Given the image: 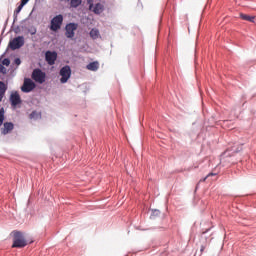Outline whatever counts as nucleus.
Wrapping results in <instances>:
<instances>
[{"instance_id": "1", "label": "nucleus", "mask_w": 256, "mask_h": 256, "mask_svg": "<svg viewBox=\"0 0 256 256\" xmlns=\"http://www.w3.org/2000/svg\"><path fill=\"white\" fill-rule=\"evenodd\" d=\"M13 244L12 248L23 249V247H27V239L22 234L21 231H13Z\"/></svg>"}, {"instance_id": "2", "label": "nucleus", "mask_w": 256, "mask_h": 256, "mask_svg": "<svg viewBox=\"0 0 256 256\" xmlns=\"http://www.w3.org/2000/svg\"><path fill=\"white\" fill-rule=\"evenodd\" d=\"M32 79L36 83L43 85V83H45V79H47V74H45L41 69L36 68L32 72Z\"/></svg>"}, {"instance_id": "3", "label": "nucleus", "mask_w": 256, "mask_h": 256, "mask_svg": "<svg viewBox=\"0 0 256 256\" xmlns=\"http://www.w3.org/2000/svg\"><path fill=\"white\" fill-rule=\"evenodd\" d=\"M61 25H63V15L55 16L50 22V30L51 31H59L61 29Z\"/></svg>"}, {"instance_id": "4", "label": "nucleus", "mask_w": 256, "mask_h": 256, "mask_svg": "<svg viewBox=\"0 0 256 256\" xmlns=\"http://www.w3.org/2000/svg\"><path fill=\"white\" fill-rule=\"evenodd\" d=\"M23 45H25V38L23 36H18L16 38H14L12 41H10V43H9V47H10V49H12V51L21 49V47H23Z\"/></svg>"}, {"instance_id": "5", "label": "nucleus", "mask_w": 256, "mask_h": 256, "mask_svg": "<svg viewBox=\"0 0 256 256\" xmlns=\"http://www.w3.org/2000/svg\"><path fill=\"white\" fill-rule=\"evenodd\" d=\"M79 27L77 23H69L65 26V37L73 39L75 37V30Z\"/></svg>"}, {"instance_id": "6", "label": "nucleus", "mask_w": 256, "mask_h": 256, "mask_svg": "<svg viewBox=\"0 0 256 256\" xmlns=\"http://www.w3.org/2000/svg\"><path fill=\"white\" fill-rule=\"evenodd\" d=\"M60 82L61 83H67L69 79H71V67L64 66L60 69Z\"/></svg>"}, {"instance_id": "7", "label": "nucleus", "mask_w": 256, "mask_h": 256, "mask_svg": "<svg viewBox=\"0 0 256 256\" xmlns=\"http://www.w3.org/2000/svg\"><path fill=\"white\" fill-rule=\"evenodd\" d=\"M33 89H35V82H33V80H31V78L24 79V83L21 87V91L23 93H31V91H33Z\"/></svg>"}, {"instance_id": "8", "label": "nucleus", "mask_w": 256, "mask_h": 256, "mask_svg": "<svg viewBox=\"0 0 256 256\" xmlns=\"http://www.w3.org/2000/svg\"><path fill=\"white\" fill-rule=\"evenodd\" d=\"M10 103L14 108L17 107V105H21V103H23V101L21 100V95H19V92L15 91L11 93Z\"/></svg>"}, {"instance_id": "9", "label": "nucleus", "mask_w": 256, "mask_h": 256, "mask_svg": "<svg viewBox=\"0 0 256 256\" xmlns=\"http://www.w3.org/2000/svg\"><path fill=\"white\" fill-rule=\"evenodd\" d=\"M45 59L48 65H55V61H57V52L47 51L45 53Z\"/></svg>"}, {"instance_id": "10", "label": "nucleus", "mask_w": 256, "mask_h": 256, "mask_svg": "<svg viewBox=\"0 0 256 256\" xmlns=\"http://www.w3.org/2000/svg\"><path fill=\"white\" fill-rule=\"evenodd\" d=\"M14 129L15 124H13L12 122H5L0 131L2 135H9V133H11V131H13Z\"/></svg>"}, {"instance_id": "11", "label": "nucleus", "mask_w": 256, "mask_h": 256, "mask_svg": "<svg viewBox=\"0 0 256 256\" xmlns=\"http://www.w3.org/2000/svg\"><path fill=\"white\" fill-rule=\"evenodd\" d=\"M93 13L96 15H101L103 11H105V6L101 3H97L94 8L92 9Z\"/></svg>"}, {"instance_id": "12", "label": "nucleus", "mask_w": 256, "mask_h": 256, "mask_svg": "<svg viewBox=\"0 0 256 256\" xmlns=\"http://www.w3.org/2000/svg\"><path fill=\"white\" fill-rule=\"evenodd\" d=\"M86 69H88V71H98L99 63L97 61L91 62L86 66Z\"/></svg>"}, {"instance_id": "13", "label": "nucleus", "mask_w": 256, "mask_h": 256, "mask_svg": "<svg viewBox=\"0 0 256 256\" xmlns=\"http://www.w3.org/2000/svg\"><path fill=\"white\" fill-rule=\"evenodd\" d=\"M240 19L243 21H249L250 23H255V17L254 16H249L247 14H240Z\"/></svg>"}, {"instance_id": "14", "label": "nucleus", "mask_w": 256, "mask_h": 256, "mask_svg": "<svg viewBox=\"0 0 256 256\" xmlns=\"http://www.w3.org/2000/svg\"><path fill=\"white\" fill-rule=\"evenodd\" d=\"M101 36V34L99 33V30L97 28H93L91 31H90V37L91 39H99V37Z\"/></svg>"}, {"instance_id": "15", "label": "nucleus", "mask_w": 256, "mask_h": 256, "mask_svg": "<svg viewBox=\"0 0 256 256\" xmlns=\"http://www.w3.org/2000/svg\"><path fill=\"white\" fill-rule=\"evenodd\" d=\"M29 119H41V113L37 112V111H33L30 115H29Z\"/></svg>"}, {"instance_id": "16", "label": "nucleus", "mask_w": 256, "mask_h": 256, "mask_svg": "<svg viewBox=\"0 0 256 256\" xmlns=\"http://www.w3.org/2000/svg\"><path fill=\"white\" fill-rule=\"evenodd\" d=\"M83 0H71L70 1V5L71 7H73L74 9H77V7H79V5H81Z\"/></svg>"}, {"instance_id": "17", "label": "nucleus", "mask_w": 256, "mask_h": 256, "mask_svg": "<svg viewBox=\"0 0 256 256\" xmlns=\"http://www.w3.org/2000/svg\"><path fill=\"white\" fill-rule=\"evenodd\" d=\"M3 121H5V108L0 109V127L3 125Z\"/></svg>"}, {"instance_id": "18", "label": "nucleus", "mask_w": 256, "mask_h": 256, "mask_svg": "<svg viewBox=\"0 0 256 256\" xmlns=\"http://www.w3.org/2000/svg\"><path fill=\"white\" fill-rule=\"evenodd\" d=\"M0 92L6 93L7 92V84L4 82H0Z\"/></svg>"}, {"instance_id": "19", "label": "nucleus", "mask_w": 256, "mask_h": 256, "mask_svg": "<svg viewBox=\"0 0 256 256\" xmlns=\"http://www.w3.org/2000/svg\"><path fill=\"white\" fill-rule=\"evenodd\" d=\"M23 7H25V5H23V3L21 2L20 5L14 11V15H19V13H21V10L23 9Z\"/></svg>"}, {"instance_id": "20", "label": "nucleus", "mask_w": 256, "mask_h": 256, "mask_svg": "<svg viewBox=\"0 0 256 256\" xmlns=\"http://www.w3.org/2000/svg\"><path fill=\"white\" fill-rule=\"evenodd\" d=\"M2 65H5L6 67H9V65H11V60H9V58H5L2 61Z\"/></svg>"}, {"instance_id": "21", "label": "nucleus", "mask_w": 256, "mask_h": 256, "mask_svg": "<svg viewBox=\"0 0 256 256\" xmlns=\"http://www.w3.org/2000/svg\"><path fill=\"white\" fill-rule=\"evenodd\" d=\"M87 4L89 5V10L93 11V0H87Z\"/></svg>"}, {"instance_id": "22", "label": "nucleus", "mask_w": 256, "mask_h": 256, "mask_svg": "<svg viewBox=\"0 0 256 256\" xmlns=\"http://www.w3.org/2000/svg\"><path fill=\"white\" fill-rule=\"evenodd\" d=\"M0 73H3V74L7 73V68H5V66L3 65H0Z\"/></svg>"}, {"instance_id": "23", "label": "nucleus", "mask_w": 256, "mask_h": 256, "mask_svg": "<svg viewBox=\"0 0 256 256\" xmlns=\"http://www.w3.org/2000/svg\"><path fill=\"white\" fill-rule=\"evenodd\" d=\"M3 97H5V92H0V103L3 101Z\"/></svg>"}, {"instance_id": "24", "label": "nucleus", "mask_w": 256, "mask_h": 256, "mask_svg": "<svg viewBox=\"0 0 256 256\" xmlns=\"http://www.w3.org/2000/svg\"><path fill=\"white\" fill-rule=\"evenodd\" d=\"M14 63H15L16 65H19V64L21 63V59L16 58V59L14 60Z\"/></svg>"}, {"instance_id": "25", "label": "nucleus", "mask_w": 256, "mask_h": 256, "mask_svg": "<svg viewBox=\"0 0 256 256\" xmlns=\"http://www.w3.org/2000/svg\"><path fill=\"white\" fill-rule=\"evenodd\" d=\"M22 5H26L29 3V0H21Z\"/></svg>"}, {"instance_id": "26", "label": "nucleus", "mask_w": 256, "mask_h": 256, "mask_svg": "<svg viewBox=\"0 0 256 256\" xmlns=\"http://www.w3.org/2000/svg\"><path fill=\"white\" fill-rule=\"evenodd\" d=\"M212 175H215V174H213V173L208 174V175L204 178L203 181H207V177H211Z\"/></svg>"}]
</instances>
